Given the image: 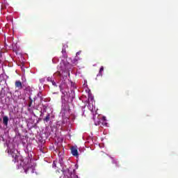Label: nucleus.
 <instances>
[{
	"instance_id": "obj_1",
	"label": "nucleus",
	"mask_w": 178,
	"mask_h": 178,
	"mask_svg": "<svg viewBox=\"0 0 178 178\" xmlns=\"http://www.w3.org/2000/svg\"><path fill=\"white\" fill-rule=\"evenodd\" d=\"M63 175L67 178H79V176L76 175V170L74 169L70 171V169L67 168L63 171Z\"/></svg>"
},
{
	"instance_id": "obj_2",
	"label": "nucleus",
	"mask_w": 178,
	"mask_h": 178,
	"mask_svg": "<svg viewBox=\"0 0 178 178\" xmlns=\"http://www.w3.org/2000/svg\"><path fill=\"white\" fill-rule=\"evenodd\" d=\"M8 153L10 154V156H12V159H13V162H15V163H16V162H19V156L17 155V154H16V152H15V151L8 150Z\"/></svg>"
},
{
	"instance_id": "obj_3",
	"label": "nucleus",
	"mask_w": 178,
	"mask_h": 178,
	"mask_svg": "<svg viewBox=\"0 0 178 178\" xmlns=\"http://www.w3.org/2000/svg\"><path fill=\"white\" fill-rule=\"evenodd\" d=\"M71 153L74 156H79V151L76 147H71Z\"/></svg>"
},
{
	"instance_id": "obj_4",
	"label": "nucleus",
	"mask_w": 178,
	"mask_h": 178,
	"mask_svg": "<svg viewBox=\"0 0 178 178\" xmlns=\"http://www.w3.org/2000/svg\"><path fill=\"white\" fill-rule=\"evenodd\" d=\"M67 44H64L62 49L63 58H67V53H66V48H67Z\"/></svg>"
},
{
	"instance_id": "obj_5",
	"label": "nucleus",
	"mask_w": 178,
	"mask_h": 178,
	"mask_svg": "<svg viewBox=\"0 0 178 178\" xmlns=\"http://www.w3.org/2000/svg\"><path fill=\"white\" fill-rule=\"evenodd\" d=\"M15 87H16V88H18V90H22L23 88V84L22 83V81H15Z\"/></svg>"
},
{
	"instance_id": "obj_6",
	"label": "nucleus",
	"mask_w": 178,
	"mask_h": 178,
	"mask_svg": "<svg viewBox=\"0 0 178 178\" xmlns=\"http://www.w3.org/2000/svg\"><path fill=\"white\" fill-rule=\"evenodd\" d=\"M87 94L88 99L92 101V99H94V97L92 96V94H91V90H88Z\"/></svg>"
},
{
	"instance_id": "obj_7",
	"label": "nucleus",
	"mask_w": 178,
	"mask_h": 178,
	"mask_svg": "<svg viewBox=\"0 0 178 178\" xmlns=\"http://www.w3.org/2000/svg\"><path fill=\"white\" fill-rule=\"evenodd\" d=\"M8 122H9V118L8 116H4L3 118V123L5 124V126H7Z\"/></svg>"
},
{
	"instance_id": "obj_8",
	"label": "nucleus",
	"mask_w": 178,
	"mask_h": 178,
	"mask_svg": "<svg viewBox=\"0 0 178 178\" xmlns=\"http://www.w3.org/2000/svg\"><path fill=\"white\" fill-rule=\"evenodd\" d=\"M51 119V115L49 113H47V116L45 118L43 119L44 122H46L47 123H48V122H49Z\"/></svg>"
},
{
	"instance_id": "obj_9",
	"label": "nucleus",
	"mask_w": 178,
	"mask_h": 178,
	"mask_svg": "<svg viewBox=\"0 0 178 178\" xmlns=\"http://www.w3.org/2000/svg\"><path fill=\"white\" fill-rule=\"evenodd\" d=\"M93 120H94L95 124L96 126L99 125V123H101V121L99 120V119L95 118V117H93Z\"/></svg>"
},
{
	"instance_id": "obj_10",
	"label": "nucleus",
	"mask_w": 178,
	"mask_h": 178,
	"mask_svg": "<svg viewBox=\"0 0 178 178\" xmlns=\"http://www.w3.org/2000/svg\"><path fill=\"white\" fill-rule=\"evenodd\" d=\"M103 70H104V66H102V67H100V70H99V74H97V76H102V72H103Z\"/></svg>"
},
{
	"instance_id": "obj_11",
	"label": "nucleus",
	"mask_w": 178,
	"mask_h": 178,
	"mask_svg": "<svg viewBox=\"0 0 178 178\" xmlns=\"http://www.w3.org/2000/svg\"><path fill=\"white\" fill-rule=\"evenodd\" d=\"M47 106L45 105L42 106V111H43V113H47Z\"/></svg>"
},
{
	"instance_id": "obj_12",
	"label": "nucleus",
	"mask_w": 178,
	"mask_h": 178,
	"mask_svg": "<svg viewBox=\"0 0 178 178\" xmlns=\"http://www.w3.org/2000/svg\"><path fill=\"white\" fill-rule=\"evenodd\" d=\"M30 102L29 103L28 106L31 107V105H33V99H31V97H29Z\"/></svg>"
},
{
	"instance_id": "obj_13",
	"label": "nucleus",
	"mask_w": 178,
	"mask_h": 178,
	"mask_svg": "<svg viewBox=\"0 0 178 178\" xmlns=\"http://www.w3.org/2000/svg\"><path fill=\"white\" fill-rule=\"evenodd\" d=\"M59 88H60V92H63V87L62 86V85L59 86Z\"/></svg>"
},
{
	"instance_id": "obj_14",
	"label": "nucleus",
	"mask_w": 178,
	"mask_h": 178,
	"mask_svg": "<svg viewBox=\"0 0 178 178\" xmlns=\"http://www.w3.org/2000/svg\"><path fill=\"white\" fill-rule=\"evenodd\" d=\"M51 83L53 84V86H54V87H56V83L55 82V81H51Z\"/></svg>"
},
{
	"instance_id": "obj_15",
	"label": "nucleus",
	"mask_w": 178,
	"mask_h": 178,
	"mask_svg": "<svg viewBox=\"0 0 178 178\" xmlns=\"http://www.w3.org/2000/svg\"><path fill=\"white\" fill-rule=\"evenodd\" d=\"M47 81H52V79H51V77L47 78Z\"/></svg>"
},
{
	"instance_id": "obj_16",
	"label": "nucleus",
	"mask_w": 178,
	"mask_h": 178,
	"mask_svg": "<svg viewBox=\"0 0 178 178\" xmlns=\"http://www.w3.org/2000/svg\"><path fill=\"white\" fill-rule=\"evenodd\" d=\"M103 119L105 120V117H103Z\"/></svg>"
}]
</instances>
